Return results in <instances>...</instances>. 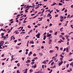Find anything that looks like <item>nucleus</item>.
<instances>
[{
	"label": "nucleus",
	"instance_id": "1",
	"mask_svg": "<svg viewBox=\"0 0 73 73\" xmlns=\"http://www.w3.org/2000/svg\"><path fill=\"white\" fill-rule=\"evenodd\" d=\"M65 37H66V39L67 40V41H69L70 40V39L68 38V37H69V36L65 35Z\"/></svg>",
	"mask_w": 73,
	"mask_h": 73
},
{
	"label": "nucleus",
	"instance_id": "2",
	"mask_svg": "<svg viewBox=\"0 0 73 73\" xmlns=\"http://www.w3.org/2000/svg\"><path fill=\"white\" fill-rule=\"evenodd\" d=\"M62 63H63V61H61L60 62L58 63V66H61V65L62 64Z\"/></svg>",
	"mask_w": 73,
	"mask_h": 73
},
{
	"label": "nucleus",
	"instance_id": "3",
	"mask_svg": "<svg viewBox=\"0 0 73 73\" xmlns=\"http://www.w3.org/2000/svg\"><path fill=\"white\" fill-rule=\"evenodd\" d=\"M40 34H37L36 35V37H37V38H40Z\"/></svg>",
	"mask_w": 73,
	"mask_h": 73
},
{
	"label": "nucleus",
	"instance_id": "4",
	"mask_svg": "<svg viewBox=\"0 0 73 73\" xmlns=\"http://www.w3.org/2000/svg\"><path fill=\"white\" fill-rule=\"evenodd\" d=\"M32 54V51H31L29 53V54H28L29 56H31V55Z\"/></svg>",
	"mask_w": 73,
	"mask_h": 73
},
{
	"label": "nucleus",
	"instance_id": "5",
	"mask_svg": "<svg viewBox=\"0 0 73 73\" xmlns=\"http://www.w3.org/2000/svg\"><path fill=\"white\" fill-rule=\"evenodd\" d=\"M46 38V35H44V36H43V38L44 40H45Z\"/></svg>",
	"mask_w": 73,
	"mask_h": 73
},
{
	"label": "nucleus",
	"instance_id": "6",
	"mask_svg": "<svg viewBox=\"0 0 73 73\" xmlns=\"http://www.w3.org/2000/svg\"><path fill=\"white\" fill-rule=\"evenodd\" d=\"M60 41H58V42H59V43H61V42H64V41L62 40L61 39L60 40Z\"/></svg>",
	"mask_w": 73,
	"mask_h": 73
},
{
	"label": "nucleus",
	"instance_id": "7",
	"mask_svg": "<svg viewBox=\"0 0 73 73\" xmlns=\"http://www.w3.org/2000/svg\"><path fill=\"white\" fill-rule=\"evenodd\" d=\"M30 44H34V42H33V40L32 41H31L30 42Z\"/></svg>",
	"mask_w": 73,
	"mask_h": 73
},
{
	"label": "nucleus",
	"instance_id": "8",
	"mask_svg": "<svg viewBox=\"0 0 73 73\" xmlns=\"http://www.w3.org/2000/svg\"><path fill=\"white\" fill-rule=\"evenodd\" d=\"M52 42V40L50 39L49 40V44H51V43Z\"/></svg>",
	"mask_w": 73,
	"mask_h": 73
},
{
	"label": "nucleus",
	"instance_id": "9",
	"mask_svg": "<svg viewBox=\"0 0 73 73\" xmlns=\"http://www.w3.org/2000/svg\"><path fill=\"white\" fill-rule=\"evenodd\" d=\"M63 27H62V28H60V32H63V31H62V29H63Z\"/></svg>",
	"mask_w": 73,
	"mask_h": 73
},
{
	"label": "nucleus",
	"instance_id": "10",
	"mask_svg": "<svg viewBox=\"0 0 73 73\" xmlns=\"http://www.w3.org/2000/svg\"><path fill=\"white\" fill-rule=\"evenodd\" d=\"M53 60H51L48 63V64H50V63H51V62H53Z\"/></svg>",
	"mask_w": 73,
	"mask_h": 73
},
{
	"label": "nucleus",
	"instance_id": "11",
	"mask_svg": "<svg viewBox=\"0 0 73 73\" xmlns=\"http://www.w3.org/2000/svg\"><path fill=\"white\" fill-rule=\"evenodd\" d=\"M50 16H51V15H50V13H49L47 15V17H49Z\"/></svg>",
	"mask_w": 73,
	"mask_h": 73
},
{
	"label": "nucleus",
	"instance_id": "12",
	"mask_svg": "<svg viewBox=\"0 0 73 73\" xmlns=\"http://www.w3.org/2000/svg\"><path fill=\"white\" fill-rule=\"evenodd\" d=\"M14 57V56L13 55H12L11 56V61H12L13 60V57Z\"/></svg>",
	"mask_w": 73,
	"mask_h": 73
},
{
	"label": "nucleus",
	"instance_id": "13",
	"mask_svg": "<svg viewBox=\"0 0 73 73\" xmlns=\"http://www.w3.org/2000/svg\"><path fill=\"white\" fill-rule=\"evenodd\" d=\"M27 70H28V69L26 68V71H25L24 73H27Z\"/></svg>",
	"mask_w": 73,
	"mask_h": 73
},
{
	"label": "nucleus",
	"instance_id": "14",
	"mask_svg": "<svg viewBox=\"0 0 73 73\" xmlns=\"http://www.w3.org/2000/svg\"><path fill=\"white\" fill-rule=\"evenodd\" d=\"M56 3H54L52 4L51 5V6H53V5H56Z\"/></svg>",
	"mask_w": 73,
	"mask_h": 73
},
{
	"label": "nucleus",
	"instance_id": "15",
	"mask_svg": "<svg viewBox=\"0 0 73 73\" xmlns=\"http://www.w3.org/2000/svg\"><path fill=\"white\" fill-rule=\"evenodd\" d=\"M70 65H71V66H72V67H73V62H71L70 64Z\"/></svg>",
	"mask_w": 73,
	"mask_h": 73
},
{
	"label": "nucleus",
	"instance_id": "16",
	"mask_svg": "<svg viewBox=\"0 0 73 73\" xmlns=\"http://www.w3.org/2000/svg\"><path fill=\"white\" fill-rule=\"evenodd\" d=\"M51 36V34H50L47 36V37H50V36Z\"/></svg>",
	"mask_w": 73,
	"mask_h": 73
},
{
	"label": "nucleus",
	"instance_id": "17",
	"mask_svg": "<svg viewBox=\"0 0 73 73\" xmlns=\"http://www.w3.org/2000/svg\"><path fill=\"white\" fill-rule=\"evenodd\" d=\"M29 6H27L25 8V9H26V8H28L29 9Z\"/></svg>",
	"mask_w": 73,
	"mask_h": 73
},
{
	"label": "nucleus",
	"instance_id": "18",
	"mask_svg": "<svg viewBox=\"0 0 73 73\" xmlns=\"http://www.w3.org/2000/svg\"><path fill=\"white\" fill-rule=\"evenodd\" d=\"M54 52V51L53 50H50L49 51V53H53Z\"/></svg>",
	"mask_w": 73,
	"mask_h": 73
},
{
	"label": "nucleus",
	"instance_id": "19",
	"mask_svg": "<svg viewBox=\"0 0 73 73\" xmlns=\"http://www.w3.org/2000/svg\"><path fill=\"white\" fill-rule=\"evenodd\" d=\"M58 5H62V4L60 3H59L58 4Z\"/></svg>",
	"mask_w": 73,
	"mask_h": 73
},
{
	"label": "nucleus",
	"instance_id": "20",
	"mask_svg": "<svg viewBox=\"0 0 73 73\" xmlns=\"http://www.w3.org/2000/svg\"><path fill=\"white\" fill-rule=\"evenodd\" d=\"M54 57L52 58V59H53L54 60H56V58H54Z\"/></svg>",
	"mask_w": 73,
	"mask_h": 73
},
{
	"label": "nucleus",
	"instance_id": "21",
	"mask_svg": "<svg viewBox=\"0 0 73 73\" xmlns=\"http://www.w3.org/2000/svg\"><path fill=\"white\" fill-rule=\"evenodd\" d=\"M64 19V17H63L62 16H61L60 19Z\"/></svg>",
	"mask_w": 73,
	"mask_h": 73
},
{
	"label": "nucleus",
	"instance_id": "22",
	"mask_svg": "<svg viewBox=\"0 0 73 73\" xmlns=\"http://www.w3.org/2000/svg\"><path fill=\"white\" fill-rule=\"evenodd\" d=\"M68 61H73V59L71 58L70 60H68Z\"/></svg>",
	"mask_w": 73,
	"mask_h": 73
},
{
	"label": "nucleus",
	"instance_id": "23",
	"mask_svg": "<svg viewBox=\"0 0 73 73\" xmlns=\"http://www.w3.org/2000/svg\"><path fill=\"white\" fill-rule=\"evenodd\" d=\"M36 67H37V66H36V64H35L34 66V68H36Z\"/></svg>",
	"mask_w": 73,
	"mask_h": 73
},
{
	"label": "nucleus",
	"instance_id": "24",
	"mask_svg": "<svg viewBox=\"0 0 73 73\" xmlns=\"http://www.w3.org/2000/svg\"><path fill=\"white\" fill-rule=\"evenodd\" d=\"M68 50H69V49H68V48H66V52H68Z\"/></svg>",
	"mask_w": 73,
	"mask_h": 73
},
{
	"label": "nucleus",
	"instance_id": "25",
	"mask_svg": "<svg viewBox=\"0 0 73 73\" xmlns=\"http://www.w3.org/2000/svg\"><path fill=\"white\" fill-rule=\"evenodd\" d=\"M31 64V65H33V64H35V62H32Z\"/></svg>",
	"mask_w": 73,
	"mask_h": 73
},
{
	"label": "nucleus",
	"instance_id": "26",
	"mask_svg": "<svg viewBox=\"0 0 73 73\" xmlns=\"http://www.w3.org/2000/svg\"><path fill=\"white\" fill-rule=\"evenodd\" d=\"M42 63L44 64H46V62L45 61L42 62Z\"/></svg>",
	"mask_w": 73,
	"mask_h": 73
},
{
	"label": "nucleus",
	"instance_id": "27",
	"mask_svg": "<svg viewBox=\"0 0 73 73\" xmlns=\"http://www.w3.org/2000/svg\"><path fill=\"white\" fill-rule=\"evenodd\" d=\"M58 16V15L56 14V15H55V17H57Z\"/></svg>",
	"mask_w": 73,
	"mask_h": 73
},
{
	"label": "nucleus",
	"instance_id": "28",
	"mask_svg": "<svg viewBox=\"0 0 73 73\" xmlns=\"http://www.w3.org/2000/svg\"><path fill=\"white\" fill-rule=\"evenodd\" d=\"M4 35V33H2L1 34V36H3Z\"/></svg>",
	"mask_w": 73,
	"mask_h": 73
},
{
	"label": "nucleus",
	"instance_id": "29",
	"mask_svg": "<svg viewBox=\"0 0 73 73\" xmlns=\"http://www.w3.org/2000/svg\"><path fill=\"white\" fill-rule=\"evenodd\" d=\"M35 7V5H33L32 6H29V8L32 7Z\"/></svg>",
	"mask_w": 73,
	"mask_h": 73
},
{
	"label": "nucleus",
	"instance_id": "30",
	"mask_svg": "<svg viewBox=\"0 0 73 73\" xmlns=\"http://www.w3.org/2000/svg\"><path fill=\"white\" fill-rule=\"evenodd\" d=\"M20 63H19L17 64V66H20Z\"/></svg>",
	"mask_w": 73,
	"mask_h": 73
},
{
	"label": "nucleus",
	"instance_id": "31",
	"mask_svg": "<svg viewBox=\"0 0 73 73\" xmlns=\"http://www.w3.org/2000/svg\"><path fill=\"white\" fill-rule=\"evenodd\" d=\"M60 56L61 57H62V58H64V56H63L62 55V54H61V55Z\"/></svg>",
	"mask_w": 73,
	"mask_h": 73
},
{
	"label": "nucleus",
	"instance_id": "32",
	"mask_svg": "<svg viewBox=\"0 0 73 73\" xmlns=\"http://www.w3.org/2000/svg\"><path fill=\"white\" fill-rule=\"evenodd\" d=\"M11 32V29H10L7 32L8 33H9V32Z\"/></svg>",
	"mask_w": 73,
	"mask_h": 73
},
{
	"label": "nucleus",
	"instance_id": "33",
	"mask_svg": "<svg viewBox=\"0 0 73 73\" xmlns=\"http://www.w3.org/2000/svg\"><path fill=\"white\" fill-rule=\"evenodd\" d=\"M29 37V36H26V37H25V39H27V37Z\"/></svg>",
	"mask_w": 73,
	"mask_h": 73
},
{
	"label": "nucleus",
	"instance_id": "34",
	"mask_svg": "<svg viewBox=\"0 0 73 73\" xmlns=\"http://www.w3.org/2000/svg\"><path fill=\"white\" fill-rule=\"evenodd\" d=\"M56 11L57 12H60V10H58V9H56Z\"/></svg>",
	"mask_w": 73,
	"mask_h": 73
},
{
	"label": "nucleus",
	"instance_id": "35",
	"mask_svg": "<svg viewBox=\"0 0 73 73\" xmlns=\"http://www.w3.org/2000/svg\"><path fill=\"white\" fill-rule=\"evenodd\" d=\"M49 32V33H52V32H53V31L52 30L50 31Z\"/></svg>",
	"mask_w": 73,
	"mask_h": 73
},
{
	"label": "nucleus",
	"instance_id": "36",
	"mask_svg": "<svg viewBox=\"0 0 73 73\" xmlns=\"http://www.w3.org/2000/svg\"><path fill=\"white\" fill-rule=\"evenodd\" d=\"M27 62H31V60H30L28 59L27 60Z\"/></svg>",
	"mask_w": 73,
	"mask_h": 73
},
{
	"label": "nucleus",
	"instance_id": "37",
	"mask_svg": "<svg viewBox=\"0 0 73 73\" xmlns=\"http://www.w3.org/2000/svg\"><path fill=\"white\" fill-rule=\"evenodd\" d=\"M4 55H5V54H2L1 57H4Z\"/></svg>",
	"mask_w": 73,
	"mask_h": 73
},
{
	"label": "nucleus",
	"instance_id": "38",
	"mask_svg": "<svg viewBox=\"0 0 73 73\" xmlns=\"http://www.w3.org/2000/svg\"><path fill=\"white\" fill-rule=\"evenodd\" d=\"M56 68V66L55 65L51 67V68Z\"/></svg>",
	"mask_w": 73,
	"mask_h": 73
},
{
	"label": "nucleus",
	"instance_id": "39",
	"mask_svg": "<svg viewBox=\"0 0 73 73\" xmlns=\"http://www.w3.org/2000/svg\"><path fill=\"white\" fill-rule=\"evenodd\" d=\"M30 72H33V70H29Z\"/></svg>",
	"mask_w": 73,
	"mask_h": 73
},
{
	"label": "nucleus",
	"instance_id": "40",
	"mask_svg": "<svg viewBox=\"0 0 73 73\" xmlns=\"http://www.w3.org/2000/svg\"><path fill=\"white\" fill-rule=\"evenodd\" d=\"M39 54L40 55V56H42V54L41 53H39Z\"/></svg>",
	"mask_w": 73,
	"mask_h": 73
},
{
	"label": "nucleus",
	"instance_id": "41",
	"mask_svg": "<svg viewBox=\"0 0 73 73\" xmlns=\"http://www.w3.org/2000/svg\"><path fill=\"white\" fill-rule=\"evenodd\" d=\"M38 15H36V16H35V17H33L32 19H35V18H36V17H37V16Z\"/></svg>",
	"mask_w": 73,
	"mask_h": 73
},
{
	"label": "nucleus",
	"instance_id": "42",
	"mask_svg": "<svg viewBox=\"0 0 73 73\" xmlns=\"http://www.w3.org/2000/svg\"><path fill=\"white\" fill-rule=\"evenodd\" d=\"M57 32H56L55 33H54V35H57Z\"/></svg>",
	"mask_w": 73,
	"mask_h": 73
},
{
	"label": "nucleus",
	"instance_id": "43",
	"mask_svg": "<svg viewBox=\"0 0 73 73\" xmlns=\"http://www.w3.org/2000/svg\"><path fill=\"white\" fill-rule=\"evenodd\" d=\"M53 64H54V62H52L51 64V65H53Z\"/></svg>",
	"mask_w": 73,
	"mask_h": 73
},
{
	"label": "nucleus",
	"instance_id": "44",
	"mask_svg": "<svg viewBox=\"0 0 73 73\" xmlns=\"http://www.w3.org/2000/svg\"><path fill=\"white\" fill-rule=\"evenodd\" d=\"M23 21V23H27V21Z\"/></svg>",
	"mask_w": 73,
	"mask_h": 73
},
{
	"label": "nucleus",
	"instance_id": "45",
	"mask_svg": "<svg viewBox=\"0 0 73 73\" xmlns=\"http://www.w3.org/2000/svg\"><path fill=\"white\" fill-rule=\"evenodd\" d=\"M39 7H40V6H38V7H35L36 9H37V8H39Z\"/></svg>",
	"mask_w": 73,
	"mask_h": 73
},
{
	"label": "nucleus",
	"instance_id": "46",
	"mask_svg": "<svg viewBox=\"0 0 73 73\" xmlns=\"http://www.w3.org/2000/svg\"><path fill=\"white\" fill-rule=\"evenodd\" d=\"M65 8H64L62 10V11H64L65 10Z\"/></svg>",
	"mask_w": 73,
	"mask_h": 73
},
{
	"label": "nucleus",
	"instance_id": "47",
	"mask_svg": "<svg viewBox=\"0 0 73 73\" xmlns=\"http://www.w3.org/2000/svg\"><path fill=\"white\" fill-rule=\"evenodd\" d=\"M28 28H31V27L30 25H29L28 26Z\"/></svg>",
	"mask_w": 73,
	"mask_h": 73
},
{
	"label": "nucleus",
	"instance_id": "48",
	"mask_svg": "<svg viewBox=\"0 0 73 73\" xmlns=\"http://www.w3.org/2000/svg\"><path fill=\"white\" fill-rule=\"evenodd\" d=\"M67 9H65L64 11V12H65V13H66V12H67Z\"/></svg>",
	"mask_w": 73,
	"mask_h": 73
},
{
	"label": "nucleus",
	"instance_id": "49",
	"mask_svg": "<svg viewBox=\"0 0 73 73\" xmlns=\"http://www.w3.org/2000/svg\"><path fill=\"white\" fill-rule=\"evenodd\" d=\"M21 33H21H25V32H22L21 33Z\"/></svg>",
	"mask_w": 73,
	"mask_h": 73
},
{
	"label": "nucleus",
	"instance_id": "50",
	"mask_svg": "<svg viewBox=\"0 0 73 73\" xmlns=\"http://www.w3.org/2000/svg\"><path fill=\"white\" fill-rule=\"evenodd\" d=\"M33 56H36V54H33Z\"/></svg>",
	"mask_w": 73,
	"mask_h": 73
},
{
	"label": "nucleus",
	"instance_id": "51",
	"mask_svg": "<svg viewBox=\"0 0 73 73\" xmlns=\"http://www.w3.org/2000/svg\"><path fill=\"white\" fill-rule=\"evenodd\" d=\"M17 41V40H15L14 41V42H15V43H16V42Z\"/></svg>",
	"mask_w": 73,
	"mask_h": 73
},
{
	"label": "nucleus",
	"instance_id": "52",
	"mask_svg": "<svg viewBox=\"0 0 73 73\" xmlns=\"http://www.w3.org/2000/svg\"><path fill=\"white\" fill-rule=\"evenodd\" d=\"M73 15H72L70 17H69V18H72L73 17Z\"/></svg>",
	"mask_w": 73,
	"mask_h": 73
},
{
	"label": "nucleus",
	"instance_id": "53",
	"mask_svg": "<svg viewBox=\"0 0 73 73\" xmlns=\"http://www.w3.org/2000/svg\"><path fill=\"white\" fill-rule=\"evenodd\" d=\"M25 12L26 13H27V12H28V11L26 9L25 10Z\"/></svg>",
	"mask_w": 73,
	"mask_h": 73
},
{
	"label": "nucleus",
	"instance_id": "54",
	"mask_svg": "<svg viewBox=\"0 0 73 73\" xmlns=\"http://www.w3.org/2000/svg\"><path fill=\"white\" fill-rule=\"evenodd\" d=\"M61 35H64V33H61Z\"/></svg>",
	"mask_w": 73,
	"mask_h": 73
},
{
	"label": "nucleus",
	"instance_id": "55",
	"mask_svg": "<svg viewBox=\"0 0 73 73\" xmlns=\"http://www.w3.org/2000/svg\"><path fill=\"white\" fill-rule=\"evenodd\" d=\"M34 58L35 59V60H36V59H37L38 58L37 57H36Z\"/></svg>",
	"mask_w": 73,
	"mask_h": 73
},
{
	"label": "nucleus",
	"instance_id": "56",
	"mask_svg": "<svg viewBox=\"0 0 73 73\" xmlns=\"http://www.w3.org/2000/svg\"><path fill=\"white\" fill-rule=\"evenodd\" d=\"M70 15H68L67 16V18H68V17H70Z\"/></svg>",
	"mask_w": 73,
	"mask_h": 73
},
{
	"label": "nucleus",
	"instance_id": "57",
	"mask_svg": "<svg viewBox=\"0 0 73 73\" xmlns=\"http://www.w3.org/2000/svg\"><path fill=\"white\" fill-rule=\"evenodd\" d=\"M71 8H73V5H71Z\"/></svg>",
	"mask_w": 73,
	"mask_h": 73
},
{
	"label": "nucleus",
	"instance_id": "58",
	"mask_svg": "<svg viewBox=\"0 0 73 73\" xmlns=\"http://www.w3.org/2000/svg\"><path fill=\"white\" fill-rule=\"evenodd\" d=\"M22 52V50H21L19 51V53H21V52Z\"/></svg>",
	"mask_w": 73,
	"mask_h": 73
},
{
	"label": "nucleus",
	"instance_id": "59",
	"mask_svg": "<svg viewBox=\"0 0 73 73\" xmlns=\"http://www.w3.org/2000/svg\"><path fill=\"white\" fill-rule=\"evenodd\" d=\"M22 60H23V61H24V59H25V58H22Z\"/></svg>",
	"mask_w": 73,
	"mask_h": 73
},
{
	"label": "nucleus",
	"instance_id": "60",
	"mask_svg": "<svg viewBox=\"0 0 73 73\" xmlns=\"http://www.w3.org/2000/svg\"><path fill=\"white\" fill-rule=\"evenodd\" d=\"M70 27L73 29V25H70Z\"/></svg>",
	"mask_w": 73,
	"mask_h": 73
},
{
	"label": "nucleus",
	"instance_id": "61",
	"mask_svg": "<svg viewBox=\"0 0 73 73\" xmlns=\"http://www.w3.org/2000/svg\"><path fill=\"white\" fill-rule=\"evenodd\" d=\"M23 29V27H21V31H21Z\"/></svg>",
	"mask_w": 73,
	"mask_h": 73
},
{
	"label": "nucleus",
	"instance_id": "62",
	"mask_svg": "<svg viewBox=\"0 0 73 73\" xmlns=\"http://www.w3.org/2000/svg\"><path fill=\"white\" fill-rule=\"evenodd\" d=\"M47 70H50V68H48Z\"/></svg>",
	"mask_w": 73,
	"mask_h": 73
},
{
	"label": "nucleus",
	"instance_id": "63",
	"mask_svg": "<svg viewBox=\"0 0 73 73\" xmlns=\"http://www.w3.org/2000/svg\"><path fill=\"white\" fill-rule=\"evenodd\" d=\"M62 40H65V38L64 37H63L62 38Z\"/></svg>",
	"mask_w": 73,
	"mask_h": 73
},
{
	"label": "nucleus",
	"instance_id": "64",
	"mask_svg": "<svg viewBox=\"0 0 73 73\" xmlns=\"http://www.w3.org/2000/svg\"><path fill=\"white\" fill-rule=\"evenodd\" d=\"M52 24L50 23V25H49V26H52Z\"/></svg>",
	"mask_w": 73,
	"mask_h": 73
}]
</instances>
